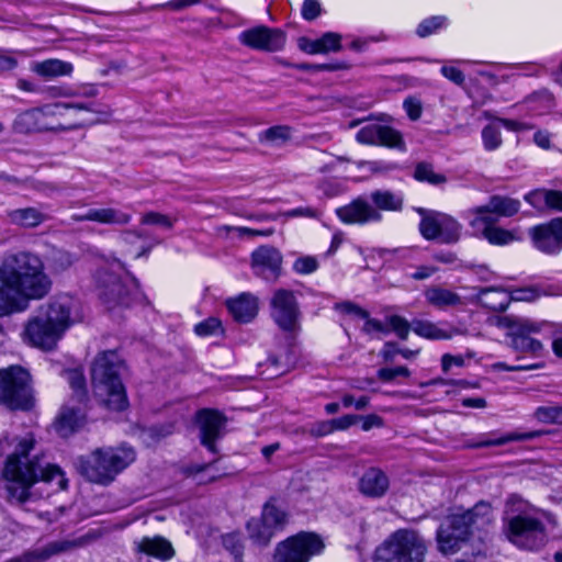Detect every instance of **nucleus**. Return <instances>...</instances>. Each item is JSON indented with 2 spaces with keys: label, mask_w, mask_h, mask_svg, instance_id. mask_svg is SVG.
<instances>
[{
  "label": "nucleus",
  "mask_w": 562,
  "mask_h": 562,
  "mask_svg": "<svg viewBox=\"0 0 562 562\" xmlns=\"http://www.w3.org/2000/svg\"><path fill=\"white\" fill-rule=\"evenodd\" d=\"M43 260L30 251L10 254L0 263V316L26 307V300L42 299L52 288Z\"/></svg>",
  "instance_id": "nucleus-1"
},
{
  "label": "nucleus",
  "mask_w": 562,
  "mask_h": 562,
  "mask_svg": "<svg viewBox=\"0 0 562 562\" xmlns=\"http://www.w3.org/2000/svg\"><path fill=\"white\" fill-rule=\"evenodd\" d=\"M33 448L34 439L27 436L19 439L14 451L8 456L2 476L10 502L24 503L30 496V487L38 480L55 483L58 490L67 488L68 481L59 467H44L38 459H30L29 453Z\"/></svg>",
  "instance_id": "nucleus-2"
},
{
  "label": "nucleus",
  "mask_w": 562,
  "mask_h": 562,
  "mask_svg": "<svg viewBox=\"0 0 562 562\" xmlns=\"http://www.w3.org/2000/svg\"><path fill=\"white\" fill-rule=\"evenodd\" d=\"M502 521L503 535L519 549L539 550L548 541L544 514L517 494L507 497Z\"/></svg>",
  "instance_id": "nucleus-3"
},
{
  "label": "nucleus",
  "mask_w": 562,
  "mask_h": 562,
  "mask_svg": "<svg viewBox=\"0 0 562 562\" xmlns=\"http://www.w3.org/2000/svg\"><path fill=\"white\" fill-rule=\"evenodd\" d=\"M74 300L57 296L42 304L25 323L23 339L33 347L52 350L71 326Z\"/></svg>",
  "instance_id": "nucleus-4"
},
{
  "label": "nucleus",
  "mask_w": 562,
  "mask_h": 562,
  "mask_svg": "<svg viewBox=\"0 0 562 562\" xmlns=\"http://www.w3.org/2000/svg\"><path fill=\"white\" fill-rule=\"evenodd\" d=\"M494 520L493 508L487 502H479L473 508L450 515L437 531L439 551L456 553L474 529L482 530Z\"/></svg>",
  "instance_id": "nucleus-5"
},
{
  "label": "nucleus",
  "mask_w": 562,
  "mask_h": 562,
  "mask_svg": "<svg viewBox=\"0 0 562 562\" xmlns=\"http://www.w3.org/2000/svg\"><path fill=\"white\" fill-rule=\"evenodd\" d=\"M124 363L112 350L97 356L91 368L94 395L109 409L123 411L127 407V396L121 380Z\"/></svg>",
  "instance_id": "nucleus-6"
},
{
  "label": "nucleus",
  "mask_w": 562,
  "mask_h": 562,
  "mask_svg": "<svg viewBox=\"0 0 562 562\" xmlns=\"http://www.w3.org/2000/svg\"><path fill=\"white\" fill-rule=\"evenodd\" d=\"M135 459L136 453L132 447L125 445L105 447L93 450L87 457L78 458L76 467L88 481L100 485H109Z\"/></svg>",
  "instance_id": "nucleus-7"
},
{
  "label": "nucleus",
  "mask_w": 562,
  "mask_h": 562,
  "mask_svg": "<svg viewBox=\"0 0 562 562\" xmlns=\"http://www.w3.org/2000/svg\"><path fill=\"white\" fill-rule=\"evenodd\" d=\"M100 299L110 308L127 306L139 294L137 280L130 274L119 260L106 261L95 273Z\"/></svg>",
  "instance_id": "nucleus-8"
},
{
  "label": "nucleus",
  "mask_w": 562,
  "mask_h": 562,
  "mask_svg": "<svg viewBox=\"0 0 562 562\" xmlns=\"http://www.w3.org/2000/svg\"><path fill=\"white\" fill-rule=\"evenodd\" d=\"M427 544L415 530L392 532L374 552L373 562H425Z\"/></svg>",
  "instance_id": "nucleus-9"
},
{
  "label": "nucleus",
  "mask_w": 562,
  "mask_h": 562,
  "mask_svg": "<svg viewBox=\"0 0 562 562\" xmlns=\"http://www.w3.org/2000/svg\"><path fill=\"white\" fill-rule=\"evenodd\" d=\"M0 402L11 409L31 406L30 374L21 367L0 370Z\"/></svg>",
  "instance_id": "nucleus-10"
},
{
  "label": "nucleus",
  "mask_w": 562,
  "mask_h": 562,
  "mask_svg": "<svg viewBox=\"0 0 562 562\" xmlns=\"http://www.w3.org/2000/svg\"><path fill=\"white\" fill-rule=\"evenodd\" d=\"M323 549L324 542L319 536L312 532H300L277 546L272 562H308Z\"/></svg>",
  "instance_id": "nucleus-11"
},
{
  "label": "nucleus",
  "mask_w": 562,
  "mask_h": 562,
  "mask_svg": "<svg viewBox=\"0 0 562 562\" xmlns=\"http://www.w3.org/2000/svg\"><path fill=\"white\" fill-rule=\"evenodd\" d=\"M419 232L425 239L440 244H454L460 239L462 226L451 215L423 209L419 210Z\"/></svg>",
  "instance_id": "nucleus-12"
},
{
  "label": "nucleus",
  "mask_w": 562,
  "mask_h": 562,
  "mask_svg": "<svg viewBox=\"0 0 562 562\" xmlns=\"http://www.w3.org/2000/svg\"><path fill=\"white\" fill-rule=\"evenodd\" d=\"M70 108L83 109L81 104L56 103L54 105H45L22 112L15 117L13 130L23 134L38 131L64 130L61 125H53L48 120L55 115L61 114L63 110Z\"/></svg>",
  "instance_id": "nucleus-13"
},
{
  "label": "nucleus",
  "mask_w": 562,
  "mask_h": 562,
  "mask_svg": "<svg viewBox=\"0 0 562 562\" xmlns=\"http://www.w3.org/2000/svg\"><path fill=\"white\" fill-rule=\"evenodd\" d=\"M271 317L278 327L286 333H296L301 325V311L293 291L278 289L271 301Z\"/></svg>",
  "instance_id": "nucleus-14"
},
{
  "label": "nucleus",
  "mask_w": 562,
  "mask_h": 562,
  "mask_svg": "<svg viewBox=\"0 0 562 562\" xmlns=\"http://www.w3.org/2000/svg\"><path fill=\"white\" fill-rule=\"evenodd\" d=\"M520 201L506 195H492L490 201L482 206L467 211L469 225L472 228H480L482 223H496L497 217H512L520 210Z\"/></svg>",
  "instance_id": "nucleus-15"
},
{
  "label": "nucleus",
  "mask_w": 562,
  "mask_h": 562,
  "mask_svg": "<svg viewBox=\"0 0 562 562\" xmlns=\"http://www.w3.org/2000/svg\"><path fill=\"white\" fill-rule=\"evenodd\" d=\"M238 40L251 49L273 53L283 49L286 36L279 29L259 25L243 31Z\"/></svg>",
  "instance_id": "nucleus-16"
},
{
  "label": "nucleus",
  "mask_w": 562,
  "mask_h": 562,
  "mask_svg": "<svg viewBox=\"0 0 562 562\" xmlns=\"http://www.w3.org/2000/svg\"><path fill=\"white\" fill-rule=\"evenodd\" d=\"M533 246L547 255H557L562 250V217L533 226L529 231Z\"/></svg>",
  "instance_id": "nucleus-17"
},
{
  "label": "nucleus",
  "mask_w": 562,
  "mask_h": 562,
  "mask_svg": "<svg viewBox=\"0 0 562 562\" xmlns=\"http://www.w3.org/2000/svg\"><path fill=\"white\" fill-rule=\"evenodd\" d=\"M336 214L345 224L364 225L382 221V214L372 206L367 195H360L350 203L338 207Z\"/></svg>",
  "instance_id": "nucleus-18"
},
{
  "label": "nucleus",
  "mask_w": 562,
  "mask_h": 562,
  "mask_svg": "<svg viewBox=\"0 0 562 562\" xmlns=\"http://www.w3.org/2000/svg\"><path fill=\"white\" fill-rule=\"evenodd\" d=\"M356 139L361 144L384 145L404 149L401 133L390 126L379 124L366 125L358 131Z\"/></svg>",
  "instance_id": "nucleus-19"
},
{
  "label": "nucleus",
  "mask_w": 562,
  "mask_h": 562,
  "mask_svg": "<svg viewBox=\"0 0 562 562\" xmlns=\"http://www.w3.org/2000/svg\"><path fill=\"white\" fill-rule=\"evenodd\" d=\"M282 256L270 246H261L251 255L255 273L266 280H276L281 272Z\"/></svg>",
  "instance_id": "nucleus-20"
},
{
  "label": "nucleus",
  "mask_w": 562,
  "mask_h": 562,
  "mask_svg": "<svg viewBox=\"0 0 562 562\" xmlns=\"http://www.w3.org/2000/svg\"><path fill=\"white\" fill-rule=\"evenodd\" d=\"M198 424L202 445L210 451L215 452V440L220 437L225 418L216 411L202 409L198 413Z\"/></svg>",
  "instance_id": "nucleus-21"
},
{
  "label": "nucleus",
  "mask_w": 562,
  "mask_h": 562,
  "mask_svg": "<svg viewBox=\"0 0 562 562\" xmlns=\"http://www.w3.org/2000/svg\"><path fill=\"white\" fill-rule=\"evenodd\" d=\"M412 330L419 337L431 340H447L456 336L459 330L448 323H434L426 319H414Z\"/></svg>",
  "instance_id": "nucleus-22"
},
{
  "label": "nucleus",
  "mask_w": 562,
  "mask_h": 562,
  "mask_svg": "<svg viewBox=\"0 0 562 562\" xmlns=\"http://www.w3.org/2000/svg\"><path fill=\"white\" fill-rule=\"evenodd\" d=\"M72 218L78 222L91 221L100 224L126 225L132 216L121 210L113 207L90 209L83 214L74 215Z\"/></svg>",
  "instance_id": "nucleus-23"
},
{
  "label": "nucleus",
  "mask_w": 562,
  "mask_h": 562,
  "mask_svg": "<svg viewBox=\"0 0 562 562\" xmlns=\"http://www.w3.org/2000/svg\"><path fill=\"white\" fill-rule=\"evenodd\" d=\"M83 544L82 539H60L46 543L30 553L29 562H43L52 557L71 552Z\"/></svg>",
  "instance_id": "nucleus-24"
},
{
  "label": "nucleus",
  "mask_w": 562,
  "mask_h": 562,
  "mask_svg": "<svg viewBox=\"0 0 562 562\" xmlns=\"http://www.w3.org/2000/svg\"><path fill=\"white\" fill-rule=\"evenodd\" d=\"M83 544L82 539H60L46 543L30 553L29 562H43L52 557L71 552Z\"/></svg>",
  "instance_id": "nucleus-25"
},
{
  "label": "nucleus",
  "mask_w": 562,
  "mask_h": 562,
  "mask_svg": "<svg viewBox=\"0 0 562 562\" xmlns=\"http://www.w3.org/2000/svg\"><path fill=\"white\" fill-rule=\"evenodd\" d=\"M226 305L234 319L239 323H249L258 313V300L250 293H241L238 297L228 300Z\"/></svg>",
  "instance_id": "nucleus-26"
},
{
  "label": "nucleus",
  "mask_w": 562,
  "mask_h": 562,
  "mask_svg": "<svg viewBox=\"0 0 562 562\" xmlns=\"http://www.w3.org/2000/svg\"><path fill=\"white\" fill-rule=\"evenodd\" d=\"M389 486L387 475L378 468L368 469L359 482L361 493L370 497H382L389 490Z\"/></svg>",
  "instance_id": "nucleus-27"
},
{
  "label": "nucleus",
  "mask_w": 562,
  "mask_h": 562,
  "mask_svg": "<svg viewBox=\"0 0 562 562\" xmlns=\"http://www.w3.org/2000/svg\"><path fill=\"white\" fill-rule=\"evenodd\" d=\"M134 546L137 552L162 561L171 559L175 554L171 543L160 536L143 537L140 540L135 541Z\"/></svg>",
  "instance_id": "nucleus-28"
},
{
  "label": "nucleus",
  "mask_w": 562,
  "mask_h": 562,
  "mask_svg": "<svg viewBox=\"0 0 562 562\" xmlns=\"http://www.w3.org/2000/svg\"><path fill=\"white\" fill-rule=\"evenodd\" d=\"M426 302L437 310H447L464 304L463 299L454 291L441 285H431L424 292Z\"/></svg>",
  "instance_id": "nucleus-29"
},
{
  "label": "nucleus",
  "mask_w": 562,
  "mask_h": 562,
  "mask_svg": "<svg viewBox=\"0 0 562 562\" xmlns=\"http://www.w3.org/2000/svg\"><path fill=\"white\" fill-rule=\"evenodd\" d=\"M525 201L537 210H553L562 212V191L536 189L524 196Z\"/></svg>",
  "instance_id": "nucleus-30"
},
{
  "label": "nucleus",
  "mask_w": 562,
  "mask_h": 562,
  "mask_svg": "<svg viewBox=\"0 0 562 562\" xmlns=\"http://www.w3.org/2000/svg\"><path fill=\"white\" fill-rule=\"evenodd\" d=\"M476 235L483 236L490 244L504 246L520 240L518 229L508 231L496 226L495 223H482L480 228H473Z\"/></svg>",
  "instance_id": "nucleus-31"
},
{
  "label": "nucleus",
  "mask_w": 562,
  "mask_h": 562,
  "mask_svg": "<svg viewBox=\"0 0 562 562\" xmlns=\"http://www.w3.org/2000/svg\"><path fill=\"white\" fill-rule=\"evenodd\" d=\"M31 71L45 79H53L56 77L70 76L74 71L71 63L49 58L42 61H33L30 67Z\"/></svg>",
  "instance_id": "nucleus-32"
},
{
  "label": "nucleus",
  "mask_w": 562,
  "mask_h": 562,
  "mask_svg": "<svg viewBox=\"0 0 562 562\" xmlns=\"http://www.w3.org/2000/svg\"><path fill=\"white\" fill-rule=\"evenodd\" d=\"M81 405L64 406L58 418V431L63 436H68L83 425L86 415Z\"/></svg>",
  "instance_id": "nucleus-33"
},
{
  "label": "nucleus",
  "mask_w": 562,
  "mask_h": 562,
  "mask_svg": "<svg viewBox=\"0 0 562 562\" xmlns=\"http://www.w3.org/2000/svg\"><path fill=\"white\" fill-rule=\"evenodd\" d=\"M479 302L493 311H505L510 302L509 293L499 288H480L477 290Z\"/></svg>",
  "instance_id": "nucleus-34"
},
{
  "label": "nucleus",
  "mask_w": 562,
  "mask_h": 562,
  "mask_svg": "<svg viewBox=\"0 0 562 562\" xmlns=\"http://www.w3.org/2000/svg\"><path fill=\"white\" fill-rule=\"evenodd\" d=\"M378 212H398L403 207V196L389 190H375L367 195Z\"/></svg>",
  "instance_id": "nucleus-35"
},
{
  "label": "nucleus",
  "mask_w": 562,
  "mask_h": 562,
  "mask_svg": "<svg viewBox=\"0 0 562 562\" xmlns=\"http://www.w3.org/2000/svg\"><path fill=\"white\" fill-rule=\"evenodd\" d=\"M9 221L22 227H36L46 220V215L35 207H24L9 211Z\"/></svg>",
  "instance_id": "nucleus-36"
},
{
  "label": "nucleus",
  "mask_w": 562,
  "mask_h": 562,
  "mask_svg": "<svg viewBox=\"0 0 562 562\" xmlns=\"http://www.w3.org/2000/svg\"><path fill=\"white\" fill-rule=\"evenodd\" d=\"M258 137L260 143L280 147L291 139L292 128L288 125H276L260 132Z\"/></svg>",
  "instance_id": "nucleus-37"
},
{
  "label": "nucleus",
  "mask_w": 562,
  "mask_h": 562,
  "mask_svg": "<svg viewBox=\"0 0 562 562\" xmlns=\"http://www.w3.org/2000/svg\"><path fill=\"white\" fill-rule=\"evenodd\" d=\"M249 538L257 546H267L277 533L261 518H251L247 522Z\"/></svg>",
  "instance_id": "nucleus-38"
},
{
  "label": "nucleus",
  "mask_w": 562,
  "mask_h": 562,
  "mask_svg": "<svg viewBox=\"0 0 562 562\" xmlns=\"http://www.w3.org/2000/svg\"><path fill=\"white\" fill-rule=\"evenodd\" d=\"M260 518L276 532L282 530L288 522L286 513L272 502L265 504Z\"/></svg>",
  "instance_id": "nucleus-39"
},
{
  "label": "nucleus",
  "mask_w": 562,
  "mask_h": 562,
  "mask_svg": "<svg viewBox=\"0 0 562 562\" xmlns=\"http://www.w3.org/2000/svg\"><path fill=\"white\" fill-rule=\"evenodd\" d=\"M540 436V431H512L506 435L495 437L492 439L484 440L477 445V447H491V446H503L512 441H526L531 440Z\"/></svg>",
  "instance_id": "nucleus-40"
},
{
  "label": "nucleus",
  "mask_w": 562,
  "mask_h": 562,
  "mask_svg": "<svg viewBox=\"0 0 562 562\" xmlns=\"http://www.w3.org/2000/svg\"><path fill=\"white\" fill-rule=\"evenodd\" d=\"M414 178L420 182H428L432 186L443 184L447 181L446 176L437 173L432 165L428 162H419L415 167Z\"/></svg>",
  "instance_id": "nucleus-41"
},
{
  "label": "nucleus",
  "mask_w": 562,
  "mask_h": 562,
  "mask_svg": "<svg viewBox=\"0 0 562 562\" xmlns=\"http://www.w3.org/2000/svg\"><path fill=\"white\" fill-rule=\"evenodd\" d=\"M533 417L542 424L562 425V406H560V405L539 406L535 409Z\"/></svg>",
  "instance_id": "nucleus-42"
},
{
  "label": "nucleus",
  "mask_w": 562,
  "mask_h": 562,
  "mask_svg": "<svg viewBox=\"0 0 562 562\" xmlns=\"http://www.w3.org/2000/svg\"><path fill=\"white\" fill-rule=\"evenodd\" d=\"M66 379L68 380L72 391L75 400L78 404H83L87 394H86V381L83 373L80 370H69L65 372Z\"/></svg>",
  "instance_id": "nucleus-43"
},
{
  "label": "nucleus",
  "mask_w": 562,
  "mask_h": 562,
  "mask_svg": "<svg viewBox=\"0 0 562 562\" xmlns=\"http://www.w3.org/2000/svg\"><path fill=\"white\" fill-rule=\"evenodd\" d=\"M512 347L517 351L539 355L542 350V344L529 336L514 335L512 337Z\"/></svg>",
  "instance_id": "nucleus-44"
},
{
  "label": "nucleus",
  "mask_w": 562,
  "mask_h": 562,
  "mask_svg": "<svg viewBox=\"0 0 562 562\" xmlns=\"http://www.w3.org/2000/svg\"><path fill=\"white\" fill-rule=\"evenodd\" d=\"M447 25V18L436 15L425 19L417 26L416 33L420 37L429 36Z\"/></svg>",
  "instance_id": "nucleus-45"
},
{
  "label": "nucleus",
  "mask_w": 562,
  "mask_h": 562,
  "mask_svg": "<svg viewBox=\"0 0 562 562\" xmlns=\"http://www.w3.org/2000/svg\"><path fill=\"white\" fill-rule=\"evenodd\" d=\"M483 146L486 150L492 151L497 149L503 140L501 128L496 124H488L482 130Z\"/></svg>",
  "instance_id": "nucleus-46"
},
{
  "label": "nucleus",
  "mask_w": 562,
  "mask_h": 562,
  "mask_svg": "<svg viewBox=\"0 0 562 562\" xmlns=\"http://www.w3.org/2000/svg\"><path fill=\"white\" fill-rule=\"evenodd\" d=\"M194 331L200 337L220 336L223 334L222 323L218 318L209 317L194 326Z\"/></svg>",
  "instance_id": "nucleus-47"
},
{
  "label": "nucleus",
  "mask_w": 562,
  "mask_h": 562,
  "mask_svg": "<svg viewBox=\"0 0 562 562\" xmlns=\"http://www.w3.org/2000/svg\"><path fill=\"white\" fill-rule=\"evenodd\" d=\"M359 415H344L339 418H335L329 420V424L326 425V430H319L318 436H325L334 430H346L352 425L358 423Z\"/></svg>",
  "instance_id": "nucleus-48"
},
{
  "label": "nucleus",
  "mask_w": 562,
  "mask_h": 562,
  "mask_svg": "<svg viewBox=\"0 0 562 562\" xmlns=\"http://www.w3.org/2000/svg\"><path fill=\"white\" fill-rule=\"evenodd\" d=\"M173 223L175 220L170 216L158 212H147L140 218V224L143 225H156L165 229L172 228Z\"/></svg>",
  "instance_id": "nucleus-49"
},
{
  "label": "nucleus",
  "mask_w": 562,
  "mask_h": 562,
  "mask_svg": "<svg viewBox=\"0 0 562 562\" xmlns=\"http://www.w3.org/2000/svg\"><path fill=\"white\" fill-rule=\"evenodd\" d=\"M223 546L234 555L235 562H241L244 546L241 543V537L238 533L224 536Z\"/></svg>",
  "instance_id": "nucleus-50"
},
{
  "label": "nucleus",
  "mask_w": 562,
  "mask_h": 562,
  "mask_svg": "<svg viewBox=\"0 0 562 562\" xmlns=\"http://www.w3.org/2000/svg\"><path fill=\"white\" fill-rule=\"evenodd\" d=\"M386 324L401 339H407L412 324H409L404 317L398 315L387 316Z\"/></svg>",
  "instance_id": "nucleus-51"
},
{
  "label": "nucleus",
  "mask_w": 562,
  "mask_h": 562,
  "mask_svg": "<svg viewBox=\"0 0 562 562\" xmlns=\"http://www.w3.org/2000/svg\"><path fill=\"white\" fill-rule=\"evenodd\" d=\"M318 260L313 256H301L293 262V270L299 274H311L318 269Z\"/></svg>",
  "instance_id": "nucleus-52"
},
{
  "label": "nucleus",
  "mask_w": 562,
  "mask_h": 562,
  "mask_svg": "<svg viewBox=\"0 0 562 562\" xmlns=\"http://www.w3.org/2000/svg\"><path fill=\"white\" fill-rule=\"evenodd\" d=\"M323 54L339 52L341 49V35L335 32H327L319 37Z\"/></svg>",
  "instance_id": "nucleus-53"
},
{
  "label": "nucleus",
  "mask_w": 562,
  "mask_h": 562,
  "mask_svg": "<svg viewBox=\"0 0 562 562\" xmlns=\"http://www.w3.org/2000/svg\"><path fill=\"white\" fill-rule=\"evenodd\" d=\"M285 66H290V64L284 63ZM291 67L303 70V71H335L345 68L342 64H297L291 65Z\"/></svg>",
  "instance_id": "nucleus-54"
},
{
  "label": "nucleus",
  "mask_w": 562,
  "mask_h": 562,
  "mask_svg": "<svg viewBox=\"0 0 562 562\" xmlns=\"http://www.w3.org/2000/svg\"><path fill=\"white\" fill-rule=\"evenodd\" d=\"M411 375V371L406 367H396V368H381L378 371V378L383 382H391L397 376L408 378Z\"/></svg>",
  "instance_id": "nucleus-55"
},
{
  "label": "nucleus",
  "mask_w": 562,
  "mask_h": 562,
  "mask_svg": "<svg viewBox=\"0 0 562 562\" xmlns=\"http://www.w3.org/2000/svg\"><path fill=\"white\" fill-rule=\"evenodd\" d=\"M540 329L541 324L529 318L517 317L515 335L529 336V334L538 333Z\"/></svg>",
  "instance_id": "nucleus-56"
},
{
  "label": "nucleus",
  "mask_w": 562,
  "mask_h": 562,
  "mask_svg": "<svg viewBox=\"0 0 562 562\" xmlns=\"http://www.w3.org/2000/svg\"><path fill=\"white\" fill-rule=\"evenodd\" d=\"M510 301L532 302L539 299V289L537 285L517 289L509 294Z\"/></svg>",
  "instance_id": "nucleus-57"
},
{
  "label": "nucleus",
  "mask_w": 562,
  "mask_h": 562,
  "mask_svg": "<svg viewBox=\"0 0 562 562\" xmlns=\"http://www.w3.org/2000/svg\"><path fill=\"white\" fill-rule=\"evenodd\" d=\"M322 4L318 0H304L302 5V16L306 21H313L321 15Z\"/></svg>",
  "instance_id": "nucleus-58"
},
{
  "label": "nucleus",
  "mask_w": 562,
  "mask_h": 562,
  "mask_svg": "<svg viewBox=\"0 0 562 562\" xmlns=\"http://www.w3.org/2000/svg\"><path fill=\"white\" fill-rule=\"evenodd\" d=\"M297 46L302 52L310 55L323 54L319 38L311 40L307 37H300L297 40Z\"/></svg>",
  "instance_id": "nucleus-59"
},
{
  "label": "nucleus",
  "mask_w": 562,
  "mask_h": 562,
  "mask_svg": "<svg viewBox=\"0 0 562 562\" xmlns=\"http://www.w3.org/2000/svg\"><path fill=\"white\" fill-rule=\"evenodd\" d=\"M358 422L361 423V429L363 431H369L372 428H380L383 426V419L376 414H369L366 416L359 415Z\"/></svg>",
  "instance_id": "nucleus-60"
},
{
  "label": "nucleus",
  "mask_w": 562,
  "mask_h": 562,
  "mask_svg": "<svg viewBox=\"0 0 562 562\" xmlns=\"http://www.w3.org/2000/svg\"><path fill=\"white\" fill-rule=\"evenodd\" d=\"M403 106L411 120L416 121L420 117L423 109L419 100L408 98L404 101Z\"/></svg>",
  "instance_id": "nucleus-61"
},
{
  "label": "nucleus",
  "mask_w": 562,
  "mask_h": 562,
  "mask_svg": "<svg viewBox=\"0 0 562 562\" xmlns=\"http://www.w3.org/2000/svg\"><path fill=\"white\" fill-rule=\"evenodd\" d=\"M341 402L346 408L353 406L356 409L361 411L369 405L370 398L368 396H361L356 400L352 395L346 394L342 396Z\"/></svg>",
  "instance_id": "nucleus-62"
},
{
  "label": "nucleus",
  "mask_w": 562,
  "mask_h": 562,
  "mask_svg": "<svg viewBox=\"0 0 562 562\" xmlns=\"http://www.w3.org/2000/svg\"><path fill=\"white\" fill-rule=\"evenodd\" d=\"M440 71H441L443 77H446L447 79H449L453 83H456L458 86L463 85V82H464V75H463V72L460 69H458V68H456L453 66H443Z\"/></svg>",
  "instance_id": "nucleus-63"
},
{
  "label": "nucleus",
  "mask_w": 562,
  "mask_h": 562,
  "mask_svg": "<svg viewBox=\"0 0 562 562\" xmlns=\"http://www.w3.org/2000/svg\"><path fill=\"white\" fill-rule=\"evenodd\" d=\"M539 289V297L540 296H562V285L558 283L550 284H539L537 285Z\"/></svg>",
  "instance_id": "nucleus-64"
}]
</instances>
